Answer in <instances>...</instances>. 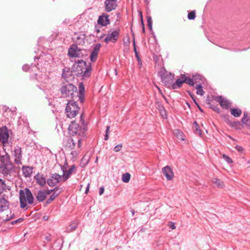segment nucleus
<instances>
[{"label":"nucleus","mask_w":250,"mask_h":250,"mask_svg":"<svg viewBox=\"0 0 250 250\" xmlns=\"http://www.w3.org/2000/svg\"><path fill=\"white\" fill-rule=\"evenodd\" d=\"M43 219H44V220H46L47 219V218H46V217H45V216H44V217H43Z\"/></svg>","instance_id":"obj_63"},{"label":"nucleus","mask_w":250,"mask_h":250,"mask_svg":"<svg viewBox=\"0 0 250 250\" xmlns=\"http://www.w3.org/2000/svg\"><path fill=\"white\" fill-rule=\"evenodd\" d=\"M182 84L186 83L190 86L203 83V77L200 74L193 75L191 78L187 76L185 74H182Z\"/></svg>","instance_id":"obj_8"},{"label":"nucleus","mask_w":250,"mask_h":250,"mask_svg":"<svg viewBox=\"0 0 250 250\" xmlns=\"http://www.w3.org/2000/svg\"><path fill=\"white\" fill-rule=\"evenodd\" d=\"M89 185L88 184L85 189V193H88V192L89 191Z\"/></svg>","instance_id":"obj_60"},{"label":"nucleus","mask_w":250,"mask_h":250,"mask_svg":"<svg viewBox=\"0 0 250 250\" xmlns=\"http://www.w3.org/2000/svg\"><path fill=\"white\" fill-rule=\"evenodd\" d=\"M23 219L22 218H20L16 220L13 221L11 222L12 225H15L17 223H21L23 221Z\"/></svg>","instance_id":"obj_41"},{"label":"nucleus","mask_w":250,"mask_h":250,"mask_svg":"<svg viewBox=\"0 0 250 250\" xmlns=\"http://www.w3.org/2000/svg\"><path fill=\"white\" fill-rule=\"evenodd\" d=\"M23 174L25 177H30L33 172V167H30L23 166L22 167Z\"/></svg>","instance_id":"obj_25"},{"label":"nucleus","mask_w":250,"mask_h":250,"mask_svg":"<svg viewBox=\"0 0 250 250\" xmlns=\"http://www.w3.org/2000/svg\"><path fill=\"white\" fill-rule=\"evenodd\" d=\"M196 89H197V94L201 96H203L205 92L203 89L202 83H199L197 84L196 86Z\"/></svg>","instance_id":"obj_30"},{"label":"nucleus","mask_w":250,"mask_h":250,"mask_svg":"<svg viewBox=\"0 0 250 250\" xmlns=\"http://www.w3.org/2000/svg\"><path fill=\"white\" fill-rule=\"evenodd\" d=\"M60 91L63 97L69 98L72 100H74L76 94H78L77 87L70 83H63L60 88Z\"/></svg>","instance_id":"obj_6"},{"label":"nucleus","mask_w":250,"mask_h":250,"mask_svg":"<svg viewBox=\"0 0 250 250\" xmlns=\"http://www.w3.org/2000/svg\"><path fill=\"white\" fill-rule=\"evenodd\" d=\"M133 50H134V51L135 52V56H136V58H137L138 57H140L139 56L138 53V52L137 51V49H136V45H135V40L134 39L133 40Z\"/></svg>","instance_id":"obj_42"},{"label":"nucleus","mask_w":250,"mask_h":250,"mask_svg":"<svg viewBox=\"0 0 250 250\" xmlns=\"http://www.w3.org/2000/svg\"><path fill=\"white\" fill-rule=\"evenodd\" d=\"M173 133L179 139L184 140L183 133L179 129H175L173 131Z\"/></svg>","instance_id":"obj_34"},{"label":"nucleus","mask_w":250,"mask_h":250,"mask_svg":"<svg viewBox=\"0 0 250 250\" xmlns=\"http://www.w3.org/2000/svg\"><path fill=\"white\" fill-rule=\"evenodd\" d=\"M62 176L57 173H52L47 180V184L50 187L56 186L61 181Z\"/></svg>","instance_id":"obj_12"},{"label":"nucleus","mask_w":250,"mask_h":250,"mask_svg":"<svg viewBox=\"0 0 250 250\" xmlns=\"http://www.w3.org/2000/svg\"><path fill=\"white\" fill-rule=\"evenodd\" d=\"M15 161L18 162L20 161L21 158V149L20 147L16 149L14 151Z\"/></svg>","instance_id":"obj_26"},{"label":"nucleus","mask_w":250,"mask_h":250,"mask_svg":"<svg viewBox=\"0 0 250 250\" xmlns=\"http://www.w3.org/2000/svg\"><path fill=\"white\" fill-rule=\"evenodd\" d=\"M83 114L80 116V124H77L75 121L71 122L68 129L69 133L71 136L76 135L83 141L86 135L87 125L85 123L83 117Z\"/></svg>","instance_id":"obj_1"},{"label":"nucleus","mask_w":250,"mask_h":250,"mask_svg":"<svg viewBox=\"0 0 250 250\" xmlns=\"http://www.w3.org/2000/svg\"><path fill=\"white\" fill-rule=\"evenodd\" d=\"M0 173L8 180L15 176L16 171L14 166L7 157H2L1 159Z\"/></svg>","instance_id":"obj_3"},{"label":"nucleus","mask_w":250,"mask_h":250,"mask_svg":"<svg viewBox=\"0 0 250 250\" xmlns=\"http://www.w3.org/2000/svg\"><path fill=\"white\" fill-rule=\"evenodd\" d=\"M104 4L105 11L109 12L116 9L117 6V0H106Z\"/></svg>","instance_id":"obj_14"},{"label":"nucleus","mask_w":250,"mask_h":250,"mask_svg":"<svg viewBox=\"0 0 250 250\" xmlns=\"http://www.w3.org/2000/svg\"><path fill=\"white\" fill-rule=\"evenodd\" d=\"M248 164H250V160L248 161Z\"/></svg>","instance_id":"obj_64"},{"label":"nucleus","mask_w":250,"mask_h":250,"mask_svg":"<svg viewBox=\"0 0 250 250\" xmlns=\"http://www.w3.org/2000/svg\"><path fill=\"white\" fill-rule=\"evenodd\" d=\"M223 158L225 160V161L229 164H230L232 162L231 159L227 156V155L223 154Z\"/></svg>","instance_id":"obj_39"},{"label":"nucleus","mask_w":250,"mask_h":250,"mask_svg":"<svg viewBox=\"0 0 250 250\" xmlns=\"http://www.w3.org/2000/svg\"><path fill=\"white\" fill-rule=\"evenodd\" d=\"M230 125L236 129H240L242 126L241 123L239 121L232 122Z\"/></svg>","instance_id":"obj_35"},{"label":"nucleus","mask_w":250,"mask_h":250,"mask_svg":"<svg viewBox=\"0 0 250 250\" xmlns=\"http://www.w3.org/2000/svg\"><path fill=\"white\" fill-rule=\"evenodd\" d=\"M89 160V158H87L85 156H84L82 158V162H85L84 164V166H85L86 165H87L88 163Z\"/></svg>","instance_id":"obj_45"},{"label":"nucleus","mask_w":250,"mask_h":250,"mask_svg":"<svg viewBox=\"0 0 250 250\" xmlns=\"http://www.w3.org/2000/svg\"><path fill=\"white\" fill-rule=\"evenodd\" d=\"M19 198L20 206L22 208H26L27 204L32 205L34 200L32 193L28 188L20 190Z\"/></svg>","instance_id":"obj_5"},{"label":"nucleus","mask_w":250,"mask_h":250,"mask_svg":"<svg viewBox=\"0 0 250 250\" xmlns=\"http://www.w3.org/2000/svg\"><path fill=\"white\" fill-rule=\"evenodd\" d=\"M74 100H70L66 104L65 113L67 117L69 118H74L78 113L80 107Z\"/></svg>","instance_id":"obj_7"},{"label":"nucleus","mask_w":250,"mask_h":250,"mask_svg":"<svg viewBox=\"0 0 250 250\" xmlns=\"http://www.w3.org/2000/svg\"><path fill=\"white\" fill-rule=\"evenodd\" d=\"M71 227L73 229H75L76 227H77V224L76 223H72L70 225Z\"/></svg>","instance_id":"obj_58"},{"label":"nucleus","mask_w":250,"mask_h":250,"mask_svg":"<svg viewBox=\"0 0 250 250\" xmlns=\"http://www.w3.org/2000/svg\"><path fill=\"white\" fill-rule=\"evenodd\" d=\"M147 22L148 24V28L150 30H152V21L151 19V17L150 16L147 17Z\"/></svg>","instance_id":"obj_36"},{"label":"nucleus","mask_w":250,"mask_h":250,"mask_svg":"<svg viewBox=\"0 0 250 250\" xmlns=\"http://www.w3.org/2000/svg\"><path fill=\"white\" fill-rule=\"evenodd\" d=\"M145 3H146V4H147L148 3V0H145Z\"/></svg>","instance_id":"obj_62"},{"label":"nucleus","mask_w":250,"mask_h":250,"mask_svg":"<svg viewBox=\"0 0 250 250\" xmlns=\"http://www.w3.org/2000/svg\"><path fill=\"white\" fill-rule=\"evenodd\" d=\"M7 188L4 181L0 179V194L2 193L4 191L6 190Z\"/></svg>","instance_id":"obj_31"},{"label":"nucleus","mask_w":250,"mask_h":250,"mask_svg":"<svg viewBox=\"0 0 250 250\" xmlns=\"http://www.w3.org/2000/svg\"><path fill=\"white\" fill-rule=\"evenodd\" d=\"M193 125H194V128L195 133L196 134H197L199 136H201V129H200V127H199V125L197 124V123L196 121L194 122Z\"/></svg>","instance_id":"obj_33"},{"label":"nucleus","mask_w":250,"mask_h":250,"mask_svg":"<svg viewBox=\"0 0 250 250\" xmlns=\"http://www.w3.org/2000/svg\"><path fill=\"white\" fill-rule=\"evenodd\" d=\"M84 86L82 83H79V92L76 94V96L78 97V101L81 103H83L84 101Z\"/></svg>","instance_id":"obj_18"},{"label":"nucleus","mask_w":250,"mask_h":250,"mask_svg":"<svg viewBox=\"0 0 250 250\" xmlns=\"http://www.w3.org/2000/svg\"><path fill=\"white\" fill-rule=\"evenodd\" d=\"M248 112L246 111L244 113L243 117L248 118Z\"/></svg>","instance_id":"obj_59"},{"label":"nucleus","mask_w":250,"mask_h":250,"mask_svg":"<svg viewBox=\"0 0 250 250\" xmlns=\"http://www.w3.org/2000/svg\"><path fill=\"white\" fill-rule=\"evenodd\" d=\"M215 100L220 104L221 107L224 109H228L231 106V103L229 101L221 96L216 97Z\"/></svg>","instance_id":"obj_15"},{"label":"nucleus","mask_w":250,"mask_h":250,"mask_svg":"<svg viewBox=\"0 0 250 250\" xmlns=\"http://www.w3.org/2000/svg\"><path fill=\"white\" fill-rule=\"evenodd\" d=\"M130 179V174L128 173H125L122 175V181L125 183H128Z\"/></svg>","instance_id":"obj_32"},{"label":"nucleus","mask_w":250,"mask_h":250,"mask_svg":"<svg viewBox=\"0 0 250 250\" xmlns=\"http://www.w3.org/2000/svg\"><path fill=\"white\" fill-rule=\"evenodd\" d=\"M169 228H170V229H175V228H176V227H175V226L174 223H171V224H170V226H169Z\"/></svg>","instance_id":"obj_57"},{"label":"nucleus","mask_w":250,"mask_h":250,"mask_svg":"<svg viewBox=\"0 0 250 250\" xmlns=\"http://www.w3.org/2000/svg\"><path fill=\"white\" fill-rule=\"evenodd\" d=\"M46 197V196L43 190H41L38 192L36 198L38 201L42 202L45 199Z\"/></svg>","instance_id":"obj_27"},{"label":"nucleus","mask_w":250,"mask_h":250,"mask_svg":"<svg viewBox=\"0 0 250 250\" xmlns=\"http://www.w3.org/2000/svg\"><path fill=\"white\" fill-rule=\"evenodd\" d=\"M120 29L119 28H116L115 30L112 31L110 30L108 31L106 38L104 39V41L108 43L109 42L113 43L116 42L119 39Z\"/></svg>","instance_id":"obj_10"},{"label":"nucleus","mask_w":250,"mask_h":250,"mask_svg":"<svg viewBox=\"0 0 250 250\" xmlns=\"http://www.w3.org/2000/svg\"><path fill=\"white\" fill-rule=\"evenodd\" d=\"M122 148V145H121V144L118 145L114 147V150L115 152H119V151L121 150Z\"/></svg>","instance_id":"obj_43"},{"label":"nucleus","mask_w":250,"mask_h":250,"mask_svg":"<svg viewBox=\"0 0 250 250\" xmlns=\"http://www.w3.org/2000/svg\"><path fill=\"white\" fill-rule=\"evenodd\" d=\"M62 191V188H59L58 187L54 188V191L50 197L46 200L47 204H50L57 197Z\"/></svg>","instance_id":"obj_22"},{"label":"nucleus","mask_w":250,"mask_h":250,"mask_svg":"<svg viewBox=\"0 0 250 250\" xmlns=\"http://www.w3.org/2000/svg\"><path fill=\"white\" fill-rule=\"evenodd\" d=\"M116 15L118 18L120 17V14L119 13H117Z\"/></svg>","instance_id":"obj_61"},{"label":"nucleus","mask_w":250,"mask_h":250,"mask_svg":"<svg viewBox=\"0 0 250 250\" xmlns=\"http://www.w3.org/2000/svg\"><path fill=\"white\" fill-rule=\"evenodd\" d=\"M104 187H101L100 188V190H99V194L100 195L103 194L104 192Z\"/></svg>","instance_id":"obj_54"},{"label":"nucleus","mask_w":250,"mask_h":250,"mask_svg":"<svg viewBox=\"0 0 250 250\" xmlns=\"http://www.w3.org/2000/svg\"><path fill=\"white\" fill-rule=\"evenodd\" d=\"M73 71H71L69 68L65 67L63 69L62 73V77L68 82L72 79H74V76L72 75Z\"/></svg>","instance_id":"obj_19"},{"label":"nucleus","mask_w":250,"mask_h":250,"mask_svg":"<svg viewBox=\"0 0 250 250\" xmlns=\"http://www.w3.org/2000/svg\"><path fill=\"white\" fill-rule=\"evenodd\" d=\"M30 66H29L27 64H25L23 66H22V69L23 70H24V71H28L30 69Z\"/></svg>","instance_id":"obj_47"},{"label":"nucleus","mask_w":250,"mask_h":250,"mask_svg":"<svg viewBox=\"0 0 250 250\" xmlns=\"http://www.w3.org/2000/svg\"><path fill=\"white\" fill-rule=\"evenodd\" d=\"M235 148L237 149V151L239 152H242L243 150V148L241 146L237 145L235 146Z\"/></svg>","instance_id":"obj_50"},{"label":"nucleus","mask_w":250,"mask_h":250,"mask_svg":"<svg viewBox=\"0 0 250 250\" xmlns=\"http://www.w3.org/2000/svg\"><path fill=\"white\" fill-rule=\"evenodd\" d=\"M195 17V12L194 11H191L188 14V18L189 20H194Z\"/></svg>","instance_id":"obj_37"},{"label":"nucleus","mask_w":250,"mask_h":250,"mask_svg":"<svg viewBox=\"0 0 250 250\" xmlns=\"http://www.w3.org/2000/svg\"><path fill=\"white\" fill-rule=\"evenodd\" d=\"M98 23L102 26H106L110 23L109 15L105 13H103L99 16L98 20Z\"/></svg>","instance_id":"obj_16"},{"label":"nucleus","mask_w":250,"mask_h":250,"mask_svg":"<svg viewBox=\"0 0 250 250\" xmlns=\"http://www.w3.org/2000/svg\"><path fill=\"white\" fill-rule=\"evenodd\" d=\"M44 239L45 240L47 241V242H49L51 241V235L50 234H47V235H46L44 237Z\"/></svg>","instance_id":"obj_52"},{"label":"nucleus","mask_w":250,"mask_h":250,"mask_svg":"<svg viewBox=\"0 0 250 250\" xmlns=\"http://www.w3.org/2000/svg\"><path fill=\"white\" fill-rule=\"evenodd\" d=\"M137 59L138 62L139 67L141 68L142 65V61L140 57H138Z\"/></svg>","instance_id":"obj_53"},{"label":"nucleus","mask_w":250,"mask_h":250,"mask_svg":"<svg viewBox=\"0 0 250 250\" xmlns=\"http://www.w3.org/2000/svg\"><path fill=\"white\" fill-rule=\"evenodd\" d=\"M161 114L164 119L167 118V115L165 110L164 109L163 111H161Z\"/></svg>","instance_id":"obj_48"},{"label":"nucleus","mask_w":250,"mask_h":250,"mask_svg":"<svg viewBox=\"0 0 250 250\" xmlns=\"http://www.w3.org/2000/svg\"><path fill=\"white\" fill-rule=\"evenodd\" d=\"M109 128H110V126H106V131H105V134L104 135V140H107L108 139V136H109Z\"/></svg>","instance_id":"obj_40"},{"label":"nucleus","mask_w":250,"mask_h":250,"mask_svg":"<svg viewBox=\"0 0 250 250\" xmlns=\"http://www.w3.org/2000/svg\"><path fill=\"white\" fill-rule=\"evenodd\" d=\"M249 119L248 118L243 117L241 119L242 123L246 124L249 122Z\"/></svg>","instance_id":"obj_49"},{"label":"nucleus","mask_w":250,"mask_h":250,"mask_svg":"<svg viewBox=\"0 0 250 250\" xmlns=\"http://www.w3.org/2000/svg\"><path fill=\"white\" fill-rule=\"evenodd\" d=\"M101 46L100 43H97L95 46L90 55V60L92 62H95L96 61Z\"/></svg>","instance_id":"obj_20"},{"label":"nucleus","mask_w":250,"mask_h":250,"mask_svg":"<svg viewBox=\"0 0 250 250\" xmlns=\"http://www.w3.org/2000/svg\"><path fill=\"white\" fill-rule=\"evenodd\" d=\"M46 196L49 194H50L52 192H53L54 191V188L52 190H43Z\"/></svg>","instance_id":"obj_51"},{"label":"nucleus","mask_w":250,"mask_h":250,"mask_svg":"<svg viewBox=\"0 0 250 250\" xmlns=\"http://www.w3.org/2000/svg\"><path fill=\"white\" fill-rule=\"evenodd\" d=\"M14 214H10L9 216H8V215H7V216L5 218H3V220L5 221H8L9 220H10L11 219L13 218L14 217Z\"/></svg>","instance_id":"obj_46"},{"label":"nucleus","mask_w":250,"mask_h":250,"mask_svg":"<svg viewBox=\"0 0 250 250\" xmlns=\"http://www.w3.org/2000/svg\"><path fill=\"white\" fill-rule=\"evenodd\" d=\"M68 55L71 58H81L83 56L82 49L76 44H73L68 49Z\"/></svg>","instance_id":"obj_11"},{"label":"nucleus","mask_w":250,"mask_h":250,"mask_svg":"<svg viewBox=\"0 0 250 250\" xmlns=\"http://www.w3.org/2000/svg\"><path fill=\"white\" fill-rule=\"evenodd\" d=\"M210 107L213 109V110L215 111L216 112H219L220 111V109L219 108L217 107V105H210Z\"/></svg>","instance_id":"obj_44"},{"label":"nucleus","mask_w":250,"mask_h":250,"mask_svg":"<svg viewBox=\"0 0 250 250\" xmlns=\"http://www.w3.org/2000/svg\"><path fill=\"white\" fill-rule=\"evenodd\" d=\"M75 166L74 165L71 166V167L69 168L68 170H66L65 171L63 169V181H66L70 176L71 174L72 173L74 170L75 169Z\"/></svg>","instance_id":"obj_24"},{"label":"nucleus","mask_w":250,"mask_h":250,"mask_svg":"<svg viewBox=\"0 0 250 250\" xmlns=\"http://www.w3.org/2000/svg\"><path fill=\"white\" fill-rule=\"evenodd\" d=\"M162 172L164 175L166 176L167 181L171 180L173 177L174 174L172 169L170 167L167 166L162 168Z\"/></svg>","instance_id":"obj_17"},{"label":"nucleus","mask_w":250,"mask_h":250,"mask_svg":"<svg viewBox=\"0 0 250 250\" xmlns=\"http://www.w3.org/2000/svg\"><path fill=\"white\" fill-rule=\"evenodd\" d=\"M9 203L4 198H0V211L2 212L9 208Z\"/></svg>","instance_id":"obj_23"},{"label":"nucleus","mask_w":250,"mask_h":250,"mask_svg":"<svg viewBox=\"0 0 250 250\" xmlns=\"http://www.w3.org/2000/svg\"><path fill=\"white\" fill-rule=\"evenodd\" d=\"M141 23H142V28H143V32L144 33L145 31V25H144V22H143V20L142 17H141Z\"/></svg>","instance_id":"obj_56"},{"label":"nucleus","mask_w":250,"mask_h":250,"mask_svg":"<svg viewBox=\"0 0 250 250\" xmlns=\"http://www.w3.org/2000/svg\"><path fill=\"white\" fill-rule=\"evenodd\" d=\"M188 94H189V95L190 96V97L192 98V99H193V101L194 102L195 104L198 106V108L200 110V111H201V112H203V109L200 107V106L198 104V103H197V102L196 101L195 99H194V97H193V95L192 94H191V92H189V91H188Z\"/></svg>","instance_id":"obj_38"},{"label":"nucleus","mask_w":250,"mask_h":250,"mask_svg":"<svg viewBox=\"0 0 250 250\" xmlns=\"http://www.w3.org/2000/svg\"><path fill=\"white\" fill-rule=\"evenodd\" d=\"M9 133L8 128L6 126H3L0 128V142L3 146L8 143Z\"/></svg>","instance_id":"obj_13"},{"label":"nucleus","mask_w":250,"mask_h":250,"mask_svg":"<svg viewBox=\"0 0 250 250\" xmlns=\"http://www.w3.org/2000/svg\"><path fill=\"white\" fill-rule=\"evenodd\" d=\"M95 31L97 33L100 32V27L98 25L95 26Z\"/></svg>","instance_id":"obj_55"},{"label":"nucleus","mask_w":250,"mask_h":250,"mask_svg":"<svg viewBox=\"0 0 250 250\" xmlns=\"http://www.w3.org/2000/svg\"><path fill=\"white\" fill-rule=\"evenodd\" d=\"M161 78L162 82L169 89H176L182 86V74L174 83V75L170 72H166L165 69H164L161 71Z\"/></svg>","instance_id":"obj_2"},{"label":"nucleus","mask_w":250,"mask_h":250,"mask_svg":"<svg viewBox=\"0 0 250 250\" xmlns=\"http://www.w3.org/2000/svg\"><path fill=\"white\" fill-rule=\"evenodd\" d=\"M81 139H79L76 135L71 136L64 141V146L71 149H74L77 146L78 148H80L81 144Z\"/></svg>","instance_id":"obj_9"},{"label":"nucleus","mask_w":250,"mask_h":250,"mask_svg":"<svg viewBox=\"0 0 250 250\" xmlns=\"http://www.w3.org/2000/svg\"><path fill=\"white\" fill-rule=\"evenodd\" d=\"M34 178L37 183L41 187H43L47 183V180L43 174L38 173L34 176Z\"/></svg>","instance_id":"obj_21"},{"label":"nucleus","mask_w":250,"mask_h":250,"mask_svg":"<svg viewBox=\"0 0 250 250\" xmlns=\"http://www.w3.org/2000/svg\"><path fill=\"white\" fill-rule=\"evenodd\" d=\"M72 69L77 76L82 77L83 79L90 76V65H87L86 62L82 60L75 62L72 66Z\"/></svg>","instance_id":"obj_4"},{"label":"nucleus","mask_w":250,"mask_h":250,"mask_svg":"<svg viewBox=\"0 0 250 250\" xmlns=\"http://www.w3.org/2000/svg\"><path fill=\"white\" fill-rule=\"evenodd\" d=\"M231 114L235 117H238L240 116L242 114V110L239 108H232L230 110Z\"/></svg>","instance_id":"obj_28"},{"label":"nucleus","mask_w":250,"mask_h":250,"mask_svg":"<svg viewBox=\"0 0 250 250\" xmlns=\"http://www.w3.org/2000/svg\"><path fill=\"white\" fill-rule=\"evenodd\" d=\"M211 182L218 188H223L224 186V183L217 178H213Z\"/></svg>","instance_id":"obj_29"}]
</instances>
